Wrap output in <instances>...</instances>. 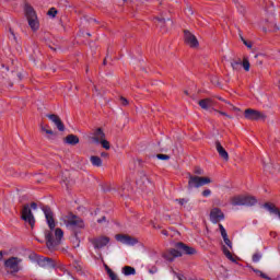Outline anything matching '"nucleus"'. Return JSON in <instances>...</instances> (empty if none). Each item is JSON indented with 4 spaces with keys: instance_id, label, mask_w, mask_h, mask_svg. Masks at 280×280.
I'll return each instance as SVG.
<instances>
[{
    "instance_id": "37",
    "label": "nucleus",
    "mask_w": 280,
    "mask_h": 280,
    "mask_svg": "<svg viewBox=\"0 0 280 280\" xmlns=\"http://www.w3.org/2000/svg\"><path fill=\"white\" fill-rule=\"evenodd\" d=\"M120 104L121 106H128V98L120 96Z\"/></svg>"
},
{
    "instance_id": "11",
    "label": "nucleus",
    "mask_w": 280,
    "mask_h": 280,
    "mask_svg": "<svg viewBox=\"0 0 280 280\" xmlns=\"http://www.w3.org/2000/svg\"><path fill=\"white\" fill-rule=\"evenodd\" d=\"M110 243V238L108 236H98L91 240V244H93L94 248H104V246H108Z\"/></svg>"
},
{
    "instance_id": "44",
    "label": "nucleus",
    "mask_w": 280,
    "mask_h": 280,
    "mask_svg": "<svg viewBox=\"0 0 280 280\" xmlns=\"http://www.w3.org/2000/svg\"><path fill=\"white\" fill-rule=\"evenodd\" d=\"M101 156H103V158H105V159H106V158H108V153H106V152H102V153H101Z\"/></svg>"
},
{
    "instance_id": "23",
    "label": "nucleus",
    "mask_w": 280,
    "mask_h": 280,
    "mask_svg": "<svg viewBox=\"0 0 280 280\" xmlns=\"http://www.w3.org/2000/svg\"><path fill=\"white\" fill-rule=\"evenodd\" d=\"M40 130L42 132H45V135H48V139H51V137H56V132L49 129V125H42Z\"/></svg>"
},
{
    "instance_id": "28",
    "label": "nucleus",
    "mask_w": 280,
    "mask_h": 280,
    "mask_svg": "<svg viewBox=\"0 0 280 280\" xmlns=\"http://www.w3.org/2000/svg\"><path fill=\"white\" fill-rule=\"evenodd\" d=\"M223 255H225V257H228L230 259V261L235 262V257L233 256V254H231V250L226 248V246H223Z\"/></svg>"
},
{
    "instance_id": "39",
    "label": "nucleus",
    "mask_w": 280,
    "mask_h": 280,
    "mask_svg": "<svg viewBox=\"0 0 280 280\" xmlns=\"http://www.w3.org/2000/svg\"><path fill=\"white\" fill-rule=\"evenodd\" d=\"M156 21H158V25H160V27H163V25H165V19L156 18Z\"/></svg>"
},
{
    "instance_id": "3",
    "label": "nucleus",
    "mask_w": 280,
    "mask_h": 280,
    "mask_svg": "<svg viewBox=\"0 0 280 280\" xmlns=\"http://www.w3.org/2000/svg\"><path fill=\"white\" fill-rule=\"evenodd\" d=\"M24 11L31 30L33 32H38V30H40V22H38V15H36L34 8L30 4H25Z\"/></svg>"
},
{
    "instance_id": "48",
    "label": "nucleus",
    "mask_w": 280,
    "mask_h": 280,
    "mask_svg": "<svg viewBox=\"0 0 280 280\" xmlns=\"http://www.w3.org/2000/svg\"><path fill=\"white\" fill-rule=\"evenodd\" d=\"M195 173H196V174H202V171L197 170Z\"/></svg>"
},
{
    "instance_id": "19",
    "label": "nucleus",
    "mask_w": 280,
    "mask_h": 280,
    "mask_svg": "<svg viewBox=\"0 0 280 280\" xmlns=\"http://www.w3.org/2000/svg\"><path fill=\"white\" fill-rule=\"evenodd\" d=\"M265 209H267V211H269V213L273 214V215H278V218L280 219V210L279 208H277V206H275V203H265L264 205Z\"/></svg>"
},
{
    "instance_id": "34",
    "label": "nucleus",
    "mask_w": 280,
    "mask_h": 280,
    "mask_svg": "<svg viewBox=\"0 0 280 280\" xmlns=\"http://www.w3.org/2000/svg\"><path fill=\"white\" fill-rule=\"evenodd\" d=\"M156 156L160 161H170V155L167 154H158Z\"/></svg>"
},
{
    "instance_id": "15",
    "label": "nucleus",
    "mask_w": 280,
    "mask_h": 280,
    "mask_svg": "<svg viewBox=\"0 0 280 280\" xmlns=\"http://www.w3.org/2000/svg\"><path fill=\"white\" fill-rule=\"evenodd\" d=\"M219 229H220V233H221V236L223 238V242H224L225 246H228V248H230V250H233V243L229 238V234L226 233V229H224V225H222V224H219Z\"/></svg>"
},
{
    "instance_id": "26",
    "label": "nucleus",
    "mask_w": 280,
    "mask_h": 280,
    "mask_svg": "<svg viewBox=\"0 0 280 280\" xmlns=\"http://www.w3.org/2000/svg\"><path fill=\"white\" fill-rule=\"evenodd\" d=\"M105 270L110 280H121L119 279V276H117V273H115V271L108 267V265H105Z\"/></svg>"
},
{
    "instance_id": "5",
    "label": "nucleus",
    "mask_w": 280,
    "mask_h": 280,
    "mask_svg": "<svg viewBox=\"0 0 280 280\" xmlns=\"http://www.w3.org/2000/svg\"><path fill=\"white\" fill-rule=\"evenodd\" d=\"M211 183V178L209 177H200L189 175L188 187L189 189H194V187H203V185H209Z\"/></svg>"
},
{
    "instance_id": "38",
    "label": "nucleus",
    "mask_w": 280,
    "mask_h": 280,
    "mask_svg": "<svg viewBox=\"0 0 280 280\" xmlns=\"http://www.w3.org/2000/svg\"><path fill=\"white\" fill-rule=\"evenodd\" d=\"M202 196H203L205 198H209V196H211V189H206V190H203V191H202Z\"/></svg>"
},
{
    "instance_id": "30",
    "label": "nucleus",
    "mask_w": 280,
    "mask_h": 280,
    "mask_svg": "<svg viewBox=\"0 0 280 280\" xmlns=\"http://www.w3.org/2000/svg\"><path fill=\"white\" fill-rule=\"evenodd\" d=\"M214 113H218L219 115H222L223 117H226V119H233V116L222 112V110H218V109H213Z\"/></svg>"
},
{
    "instance_id": "8",
    "label": "nucleus",
    "mask_w": 280,
    "mask_h": 280,
    "mask_svg": "<svg viewBox=\"0 0 280 280\" xmlns=\"http://www.w3.org/2000/svg\"><path fill=\"white\" fill-rule=\"evenodd\" d=\"M22 220L27 222L32 229H34V224H36V219H34V214L32 213V209L30 206H24L22 209Z\"/></svg>"
},
{
    "instance_id": "45",
    "label": "nucleus",
    "mask_w": 280,
    "mask_h": 280,
    "mask_svg": "<svg viewBox=\"0 0 280 280\" xmlns=\"http://www.w3.org/2000/svg\"><path fill=\"white\" fill-rule=\"evenodd\" d=\"M142 180H143V183H145V180H148V176L143 175Z\"/></svg>"
},
{
    "instance_id": "29",
    "label": "nucleus",
    "mask_w": 280,
    "mask_h": 280,
    "mask_svg": "<svg viewBox=\"0 0 280 280\" xmlns=\"http://www.w3.org/2000/svg\"><path fill=\"white\" fill-rule=\"evenodd\" d=\"M98 143L104 148V150H110V142H108L106 138H103Z\"/></svg>"
},
{
    "instance_id": "1",
    "label": "nucleus",
    "mask_w": 280,
    "mask_h": 280,
    "mask_svg": "<svg viewBox=\"0 0 280 280\" xmlns=\"http://www.w3.org/2000/svg\"><path fill=\"white\" fill-rule=\"evenodd\" d=\"M44 212L47 225L49 228L48 231L45 232V237L47 242L48 248H54V246H58L65 237V232L60 228H56V219L54 218V211L49 206H45L42 208Z\"/></svg>"
},
{
    "instance_id": "6",
    "label": "nucleus",
    "mask_w": 280,
    "mask_h": 280,
    "mask_svg": "<svg viewBox=\"0 0 280 280\" xmlns=\"http://www.w3.org/2000/svg\"><path fill=\"white\" fill-rule=\"evenodd\" d=\"M23 259L19 257H11L4 261V266L11 270V272H19L21 270V262Z\"/></svg>"
},
{
    "instance_id": "20",
    "label": "nucleus",
    "mask_w": 280,
    "mask_h": 280,
    "mask_svg": "<svg viewBox=\"0 0 280 280\" xmlns=\"http://www.w3.org/2000/svg\"><path fill=\"white\" fill-rule=\"evenodd\" d=\"M65 143L68 145H78V143H80V138L75 135H68L65 138Z\"/></svg>"
},
{
    "instance_id": "17",
    "label": "nucleus",
    "mask_w": 280,
    "mask_h": 280,
    "mask_svg": "<svg viewBox=\"0 0 280 280\" xmlns=\"http://www.w3.org/2000/svg\"><path fill=\"white\" fill-rule=\"evenodd\" d=\"M198 104L203 110H209V108H213L215 103L211 98H203L200 100Z\"/></svg>"
},
{
    "instance_id": "49",
    "label": "nucleus",
    "mask_w": 280,
    "mask_h": 280,
    "mask_svg": "<svg viewBox=\"0 0 280 280\" xmlns=\"http://www.w3.org/2000/svg\"><path fill=\"white\" fill-rule=\"evenodd\" d=\"M3 257V250H0V259Z\"/></svg>"
},
{
    "instance_id": "43",
    "label": "nucleus",
    "mask_w": 280,
    "mask_h": 280,
    "mask_svg": "<svg viewBox=\"0 0 280 280\" xmlns=\"http://www.w3.org/2000/svg\"><path fill=\"white\" fill-rule=\"evenodd\" d=\"M98 224H102V222H106V217H103L102 219L97 220Z\"/></svg>"
},
{
    "instance_id": "9",
    "label": "nucleus",
    "mask_w": 280,
    "mask_h": 280,
    "mask_svg": "<svg viewBox=\"0 0 280 280\" xmlns=\"http://www.w3.org/2000/svg\"><path fill=\"white\" fill-rule=\"evenodd\" d=\"M89 139L92 143L100 144L103 139H106V133L102 128H96L89 135Z\"/></svg>"
},
{
    "instance_id": "14",
    "label": "nucleus",
    "mask_w": 280,
    "mask_h": 280,
    "mask_svg": "<svg viewBox=\"0 0 280 280\" xmlns=\"http://www.w3.org/2000/svg\"><path fill=\"white\" fill-rule=\"evenodd\" d=\"M48 119H50V121H52V124H55V126H57V128L60 132H65V124H62L60 116H58L56 114H50V115H48Z\"/></svg>"
},
{
    "instance_id": "16",
    "label": "nucleus",
    "mask_w": 280,
    "mask_h": 280,
    "mask_svg": "<svg viewBox=\"0 0 280 280\" xmlns=\"http://www.w3.org/2000/svg\"><path fill=\"white\" fill-rule=\"evenodd\" d=\"M215 150H217L219 156L221 159H223V161H229V152H226V149H224V147H222V143H220V141L215 142Z\"/></svg>"
},
{
    "instance_id": "25",
    "label": "nucleus",
    "mask_w": 280,
    "mask_h": 280,
    "mask_svg": "<svg viewBox=\"0 0 280 280\" xmlns=\"http://www.w3.org/2000/svg\"><path fill=\"white\" fill-rule=\"evenodd\" d=\"M90 161L94 167H102V158L97 155H92Z\"/></svg>"
},
{
    "instance_id": "22",
    "label": "nucleus",
    "mask_w": 280,
    "mask_h": 280,
    "mask_svg": "<svg viewBox=\"0 0 280 280\" xmlns=\"http://www.w3.org/2000/svg\"><path fill=\"white\" fill-rule=\"evenodd\" d=\"M37 264L38 266H40V268H47L48 266H51V259L46 257H39L37 259Z\"/></svg>"
},
{
    "instance_id": "36",
    "label": "nucleus",
    "mask_w": 280,
    "mask_h": 280,
    "mask_svg": "<svg viewBox=\"0 0 280 280\" xmlns=\"http://www.w3.org/2000/svg\"><path fill=\"white\" fill-rule=\"evenodd\" d=\"M243 44L246 46L247 49H253V43L246 39H243Z\"/></svg>"
},
{
    "instance_id": "24",
    "label": "nucleus",
    "mask_w": 280,
    "mask_h": 280,
    "mask_svg": "<svg viewBox=\"0 0 280 280\" xmlns=\"http://www.w3.org/2000/svg\"><path fill=\"white\" fill-rule=\"evenodd\" d=\"M122 275H125V277H130V275H137V270L135 267L125 266L122 268Z\"/></svg>"
},
{
    "instance_id": "21",
    "label": "nucleus",
    "mask_w": 280,
    "mask_h": 280,
    "mask_svg": "<svg viewBox=\"0 0 280 280\" xmlns=\"http://www.w3.org/2000/svg\"><path fill=\"white\" fill-rule=\"evenodd\" d=\"M257 205V198L253 196H244L243 207H254Z\"/></svg>"
},
{
    "instance_id": "2",
    "label": "nucleus",
    "mask_w": 280,
    "mask_h": 280,
    "mask_svg": "<svg viewBox=\"0 0 280 280\" xmlns=\"http://www.w3.org/2000/svg\"><path fill=\"white\" fill-rule=\"evenodd\" d=\"M184 255H196V249L185 245L184 243H177L175 248L168 249L166 253L163 254L164 259L166 261H174L176 257H183Z\"/></svg>"
},
{
    "instance_id": "12",
    "label": "nucleus",
    "mask_w": 280,
    "mask_h": 280,
    "mask_svg": "<svg viewBox=\"0 0 280 280\" xmlns=\"http://www.w3.org/2000/svg\"><path fill=\"white\" fill-rule=\"evenodd\" d=\"M184 43L188 45V47L196 48L198 47V38L195 37L194 34L189 31H184Z\"/></svg>"
},
{
    "instance_id": "35",
    "label": "nucleus",
    "mask_w": 280,
    "mask_h": 280,
    "mask_svg": "<svg viewBox=\"0 0 280 280\" xmlns=\"http://www.w3.org/2000/svg\"><path fill=\"white\" fill-rule=\"evenodd\" d=\"M260 259H261V255H260V254H254V255H253V261H254V264H257Z\"/></svg>"
},
{
    "instance_id": "47",
    "label": "nucleus",
    "mask_w": 280,
    "mask_h": 280,
    "mask_svg": "<svg viewBox=\"0 0 280 280\" xmlns=\"http://www.w3.org/2000/svg\"><path fill=\"white\" fill-rule=\"evenodd\" d=\"M162 235H167V231H166V230H163V231H162Z\"/></svg>"
},
{
    "instance_id": "41",
    "label": "nucleus",
    "mask_w": 280,
    "mask_h": 280,
    "mask_svg": "<svg viewBox=\"0 0 280 280\" xmlns=\"http://www.w3.org/2000/svg\"><path fill=\"white\" fill-rule=\"evenodd\" d=\"M238 65H242V62H240V61H234V62L231 63V67H232L233 69H237V66H238Z\"/></svg>"
},
{
    "instance_id": "31",
    "label": "nucleus",
    "mask_w": 280,
    "mask_h": 280,
    "mask_svg": "<svg viewBox=\"0 0 280 280\" xmlns=\"http://www.w3.org/2000/svg\"><path fill=\"white\" fill-rule=\"evenodd\" d=\"M176 202H178V205H180V207H187V202H189V199H176Z\"/></svg>"
},
{
    "instance_id": "40",
    "label": "nucleus",
    "mask_w": 280,
    "mask_h": 280,
    "mask_svg": "<svg viewBox=\"0 0 280 280\" xmlns=\"http://www.w3.org/2000/svg\"><path fill=\"white\" fill-rule=\"evenodd\" d=\"M175 277H176L178 280H187V279L185 278V276H183V273H176V272H175Z\"/></svg>"
},
{
    "instance_id": "10",
    "label": "nucleus",
    "mask_w": 280,
    "mask_h": 280,
    "mask_svg": "<svg viewBox=\"0 0 280 280\" xmlns=\"http://www.w3.org/2000/svg\"><path fill=\"white\" fill-rule=\"evenodd\" d=\"M115 237L117 242L126 244L127 246H135V244H139V241L130 235L117 234Z\"/></svg>"
},
{
    "instance_id": "46",
    "label": "nucleus",
    "mask_w": 280,
    "mask_h": 280,
    "mask_svg": "<svg viewBox=\"0 0 280 280\" xmlns=\"http://www.w3.org/2000/svg\"><path fill=\"white\" fill-rule=\"evenodd\" d=\"M240 38H241L242 43H244V40H246V39L244 38V36H242V34H240Z\"/></svg>"
},
{
    "instance_id": "18",
    "label": "nucleus",
    "mask_w": 280,
    "mask_h": 280,
    "mask_svg": "<svg viewBox=\"0 0 280 280\" xmlns=\"http://www.w3.org/2000/svg\"><path fill=\"white\" fill-rule=\"evenodd\" d=\"M230 202L233 207H244V195L232 197Z\"/></svg>"
},
{
    "instance_id": "32",
    "label": "nucleus",
    "mask_w": 280,
    "mask_h": 280,
    "mask_svg": "<svg viewBox=\"0 0 280 280\" xmlns=\"http://www.w3.org/2000/svg\"><path fill=\"white\" fill-rule=\"evenodd\" d=\"M255 272H256V275H259V277H261V279L270 280V277H268L266 273H264V271L255 270Z\"/></svg>"
},
{
    "instance_id": "42",
    "label": "nucleus",
    "mask_w": 280,
    "mask_h": 280,
    "mask_svg": "<svg viewBox=\"0 0 280 280\" xmlns=\"http://www.w3.org/2000/svg\"><path fill=\"white\" fill-rule=\"evenodd\" d=\"M37 208H38V205H36V202L31 203V209H37Z\"/></svg>"
},
{
    "instance_id": "13",
    "label": "nucleus",
    "mask_w": 280,
    "mask_h": 280,
    "mask_svg": "<svg viewBox=\"0 0 280 280\" xmlns=\"http://www.w3.org/2000/svg\"><path fill=\"white\" fill-rule=\"evenodd\" d=\"M210 220L213 224H218V222H222L224 220V212L220 208H213L210 212Z\"/></svg>"
},
{
    "instance_id": "27",
    "label": "nucleus",
    "mask_w": 280,
    "mask_h": 280,
    "mask_svg": "<svg viewBox=\"0 0 280 280\" xmlns=\"http://www.w3.org/2000/svg\"><path fill=\"white\" fill-rule=\"evenodd\" d=\"M241 65H242L244 71H250V61L248 60V57H244Z\"/></svg>"
},
{
    "instance_id": "4",
    "label": "nucleus",
    "mask_w": 280,
    "mask_h": 280,
    "mask_svg": "<svg viewBox=\"0 0 280 280\" xmlns=\"http://www.w3.org/2000/svg\"><path fill=\"white\" fill-rule=\"evenodd\" d=\"M61 222H63L67 229H84V221L73 213L62 215Z\"/></svg>"
},
{
    "instance_id": "7",
    "label": "nucleus",
    "mask_w": 280,
    "mask_h": 280,
    "mask_svg": "<svg viewBox=\"0 0 280 280\" xmlns=\"http://www.w3.org/2000/svg\"><path fill=\"white\" fill-rule=\"evenodd\" d=\"M244 115L245 119H249L250 121H259V119H266V114L253 108L245 109Z\"/></svg>"
},
{
    "instance_id": "33",
    "label": "nucleus",
    "mask_w": 280,
    "mask_h": 280,
    "mask_svg": "<svg viewBox=\"0 0 280 280\" xmlns=\"http://www.w3.org/2000/svg\"><path fill=\"white\" fill-rule=\"evenodd\" d=\"M48 16H56V14H58V10H56V8H51V9H49V11H48Z\"/></svg>"
}]
</instances>
